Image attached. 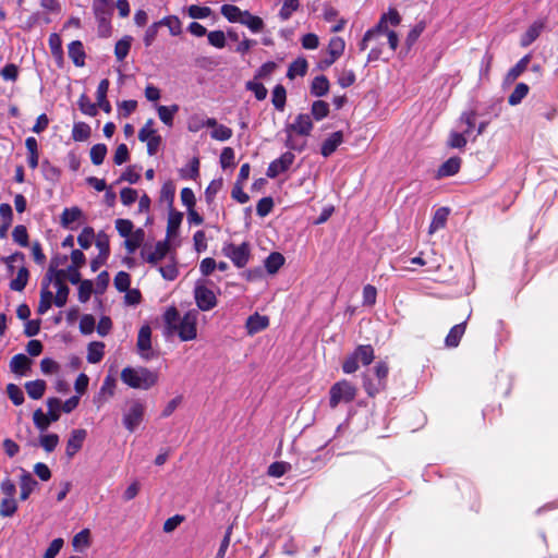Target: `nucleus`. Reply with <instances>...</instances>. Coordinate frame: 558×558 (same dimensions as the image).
<instances>
[{"label":"nucleus","mask_w":558,"mask_h":558,"mask_svg":"<svg viewBox=\"0 0 558 558\" xmlns=\"http://www.w3.org/2000/svg\"><path fill=\"white\" fill-rule=\"evenodd\" d=\"M166 326L169 331L177 332L182 341H190L197 336L198 312L196 310L189 311L183 317H180L175 307H170L163 315Z\"/></svg>","instance_id":"1"},{"label":"nucleus","mask_w":558,"mask_h":558,"mask_svg":"<svg viewBox=\"0 0 558 558\" xmlns=\"http://www.w3.org/2000/svg\"><path fill=\"white\" fill-rule=\"evenodd\" d=\"M159 379L156 371L147 367H124L121 372V380L133 389L148 390L154 387Z\"/></svg>","instance_id":"2"},{"label":"nucleus","mask_w":558,"mask_h":558,"mask_svg":"<svg viewBox=\"0 0 558 558\" xmlns=\"http://www.w3.org/2000/svg\"><path fill=\"white\" fill-rule=\"evenodd\" d=\"M388 372L387 363L378 362L373 369L363 373V387L369 397H375L386 388Z\"/></svg>","instance_id":"3"},{"label":"nucleus","mask_w":558,"mask_h":558,"mask_svg":"<svg viewBox=\"0 0 558 558\" xmlns=\"http://www.w3.org/2000/svg\"><path fill=\"white\" fill-rule=\"evenodd\" d=\"M93 13L97 22L98 35L108 38L112 34L111 16L113 14L112 0H93Z\"/></svg>","instance_id":"4"},{"label":"nucleus","mask_w":558,"mask_h":558,"mask_svg":"<svg viewBox=\"0 0 558 558\" xmlns=\"http://www.w3.org/2000/svg\"><path fill=\"white\" fill-rule=\"evenodd\" d=\"M375 359L374 349L369 344H360L355 348L342 364L345 374H352L359 369V363L369 365Z\"/></svg>","instance_id":"5"},{"label":"nucleus","mask_w":558,"mask_h":558,"mask_svg":"<svg viewBox=\"0 0 558 558\" xmlns=\"http://www.w3.org/2000/svg\"><path fill=\"white\" fill-rule=\"evenodd\" d=\"M356 397V388L348 380L333 384L329 390V405L335 409L339 403H349Z\"/></svg>","instance_id":"6"},{"label":"nucleus","mask_w":558,"mask_h":558,"mask_svg":"<svg viewBox=\"0 0 558 558\" xmlns=\"http://www.w3.org/2000/svg\"><path fill=\"white\" fill-rule=\"evenodd\" d=\"M145 414V404L140 400H131L123 412V425L133 433L143 422Z\"/></svg>","instance_id":"7"},{"label":"nucleus","mask_w":558,"mask_h":558,"mask_svg":"<svg viewBox=\"0 0 558 558\" xmlns=\"http://www.w3.org/2000/svg\"><path fill=\"white\" fill-rule=\"evenodd\" d=\"M225 256L230 258L238 268L244 267L250 258V248L247 243L234 245L232 243L225 244L222 247Z\"/></svg>","instance_id":"8"},{"label":"nucleus","mask_w":558,"mask_h":558,"mask_svg":"<svg viewBox=\"0 0 558 558\" xmlns=\"http://www.w3.org/2000/svg\"><path fill=\"white\" fill-rule=\"evenodd\" d=\"M96 247L99 250L97 257L90 262L93 271H97L102 265L106 264L110 255L109 238L106 233L99 232L96 238Z\"/></svg>","instance_id":"9"},{"label":"nucleus","mask_w":558,"mask_h":558,"mask_svg":"<svg viewBox=\"0 0 558 558\" xmlns=\"http://www.w3.org/2000/svg\"><path fill=\"white\" fill-rule=\"evenodd\" d=\"M194 298L196 305L201 311H210L217 305L216 294L205 286L196 284L194 289Z\"/></svg>","instance_id":"10"},{"label":"nucleus","mask_w":558,"mask_h":558,"mask_svg":"<svg viewBox=\"0 0 558 558\" xmlns=\"http://www.w3.org/2000/svg\"><path fill=\"white\" fill-rule=\"evenodd\" d=\"M313 130L312 118L307 113H300L295 117L292 123H289L284 128V132H292L296 135L307 137L311 135Z\"/></svg>","instance_id":"11"},{"label":"nucleus","mask_w":558,"mask_h":558,"mask_svg":"<svg viewBox=\"0 0 558 558\" xmlns=\"http://www.w3.org/2000/svg\"><path fill=\"white\" fill-rule=\"evenodd\" d=\"M294 159L295 156L291 151L283 153L279 158L269 163L266 171L267 177L274 179L280 173H283L290 168Z\"/></svg>","instance_id":"12"},{"label":"nucleus","mask_w":558,"mask_h":558,"mask_svg":"<svg viewBox=\"0 0 558 558\" xmlns=\"http://www.w3.org/2000/svg\"><path fill=\"white\" fill-rule=\"evenodd\" d=\"M170 251V245L167 241H159L156 243L153 250L142 251L143 258L150 265L157 266L159 262L167 257Z\"/></svg>","instance_id":"13"},{"label":"nucleus","mask_w":558,"mask_h":558,"mask_svg":"<svg viewBox=\"0 0 558 558\" xmlns=\"http://www.w3.org/2000/svg\"><path fill=\"white\" fill-rule=\"evenodd\" d=\"M87 432L83 428L73 429L66 441L65 454L72 459L83 447Z\"/></svg>","instance_id":"14"},{"label":"nucleus","mask_w":558,"mask_h":558,"mask_svg":"<svg viewBox=\"0 0 558 558\" xmlns=\"http://www.w3.org/2000/svg\"><path fill=\"white\" fill-rule=\"evenodd\" d=\"M137 350L144 360L151 357V329L148 325L142 326L137 336Z\"/></svg>","instance_id":"15"},{"label":"nucleus","mask_w":558,"mask_h":558,"mask_svg":"<svg viewBox=\"0 0 558 558\" xmlns=\"http://www.w3.org/2000/svg\"><path fill=\"white\" fill-rule=\"evenodd\" d=\"M65 279V270H61L59 272V277L52 278V282L54 288L57 289V293L54 298V304L58 307H62L66 304L68 296L70 293L69 287L64 283Z\"/></svg>","instance_id":"16"},{"label":"nucleus","mask_w":558,"mask_h":558,"mask_svg":"<svg viewBox=\"0 0 558 558\" xmlns=\"http://www.w3.org/2000/svg\"><path fill=\"white\" fill-rule=\"evenodd\" d=\"M51 282H47V280L43 279L41 281V290H40V300L38 304L37 312L40 315L46 314L51 307L52 303H54L53 293L49 290V286Z\"/></svg>","instance_id":"17"},{"label":"nucleus","mask_w":558,"mask_h":558,"mask_svg":"<svg viewBox=\"0 0 558 558\" xmlns=\"http://www.w3.org/2000/svg\"><path fill=\"white\" fill-rule=\"evenodd\" d=\"M37 485H38V483L32 476V474L25 470H22V473L20 475V488H21L20 498H21V500L28 499L29 495L37 487Z\"/></svg>","instance_id":"18"},{"label":"nucleus","mask_w":558,"mask_h":558,"mask_svg":"<svg viewBox=\"0 0 558 558\" xmlns=\"http://www.w3.org/2000/svg\"><path fill=\"white\" fill-rule=\"evenodd\" d=\"M343 142V134L341 131L333 132L328 138H326L320 147V154L324 157L331 156L336 149L341 145Z\"/></svg>","instance_id":"19"},{"label":"nucleus","mask_w":558,"mask_h":558,"mask_svg":"<svg viewBox=\"0 0 558 558\" xmlns=\"http://www.w3.org/2000/svg\"><path fill=\"white\" fill-rule=\"evenodd\" d=\"M544 27H545V22L543 20L535 21L526 29V32L521 36V40H520L521 46L529 47L541 35Z\"/></svg>","instance_id":"20"},{"label":"nucleus","mask_w":558,"mask_h":558,"mask_svg":"<svg viewBox=\"0 0 558 558\" xmlns=\"http://www.w3.org/2000/svg\"><path fill=\"white\" fill-rule=\"evenodd\" d=\"M268 325L269 319L267 316H263L259 315L258 313H255L247 318L245 327L248 335H255L267 328Z\"/></svg>","instance_id":"21"},{"label":"nucleus","mask_w":558,"mask_h":558,"mask_svg":"<svg viewBox=\"0 0 558 558\" xmlns=\"http://www.w3.org/2000/svg\"><path fill=\"white\" fill-rule=\"evenodd\" d=\"M31 365L32 360L23 353L14 355L10 362L11 371L22 376L26 375V373L31 369Z\"/></svg>","instance_id":"22"},{"label":"nucleus","mask_w":558,"mask_h":558,"mask_svg":"<svg viewBox=\"0 0 558 558\" xmlns=\"http://www.w3.org/2000/svg\"><path fill=\"white\" fill-rule=\"evenodd\" d=\"M68 53L76 66H83L85 64L86 53L82 41H72L68 47Z\"/></svg>","instance_id":"23"},{"label":"nucleus","mask_w":558,"mask_h":558,"mask_svg":"<svg viewBox=\"0 0 558 558\" xmlns=\"http://www.w3.org/2000/svg\"><path fill=\"white\" fill-rule=\"evenodd\" d=\"M109 89V81L107 78H104L99 82L97 92H96V98H97V107L102 109L106 113H109L111 111V105L107 100V93Z\"/></svg>","instance_id":"24"},{"label":"nucleus","mask_w":558,"mask_h":558,"mask_svg":"<svg viewBox=\"0 0 558 558\" xmlns=\"http://www.w3.org/2000/svg\"><path fill=\"white\" fill-rule=\"evenodd\" d=\"M466 322L454 325L445 339V343L448 348H456L459 345L462 336L465 332Z\"/></svg>","instance_id":"25"},{"label":"nucleus","mask_w":558,"mask_h":558,"mask_svg":"<svg viewBox=\"0 0 558 558\" xmlns=\"http://www.w3.org/2000/svg\"><path fill=\"white\" fill-rule=\"evenodd\" d=\"M401 22V17H400V14L398 13L397 10L395 9H390L388 13L384 14L378 24L375 26L376 31H378V33H381V32H387L388 29V24L392 25V26H397L399 25Z\"/></svg>","instance_id":"26"},{"label":"nucleus","mask_w":558,"mask_h":558,"mask_svg":"<svg viewBox=\"0 0 558 558\" xmlns=\"http://www.w3.org/2000/svg\"><path fill=\"white\" fill-rule=\"evenodd\" d=\"M83 216L82 210L78 207L65 208L60 217V223L65 229L73 230L72 223L77 221Z\"/></svg>","instance_id":"27"},{"label":"nucleus","mask_w":558,"mask_h":558,"mask_svg":"<svg viewBox=\"0 0 558 558\" xmlns=\"http://www.w3.org/2000/svg\"><path fill=\"white\" fill-rule=\"evenodd\" d=\"M29 279V271L25 265H21L17 270L16 277L11 280L10 289L13 291L21 292L27 286Z\"/></svg>","instance_id":"28"},{"label":"nucleus","mask_w":558,"mask_h":558,"mask_svg":"<svg viewBox=\"0 0 558 558\" xmlns=\"http://www.w3.org/2000/svg\"><path fill=\"white\" fill-rule=\"evenodd\" d=\"M461 167V159L459 157H451L446 160L438 169V177H451L459 172Z\"/></svg>","instance_id":"29"},{"label":"nucleus","mask_w":558,"mask_h":558,"mask_svg":"<svg viewBox=\"0 0 558 558\" xmlns=\"http://www.w3.org/2000/svg\"><path fill=\"white\" fill-rule=\"evenodd\" d=\"M66 255H56L54 257H52L44 279L47 280V282H52V278L59 277V272L62 270L59 269V266L66 263Z\"/></svg>","instance_id":"30"},{"label":"nucleus","mask_w":558,"mask_h":558,"mask_svg":"<svg viewBox=\"0 0 558 558\" xmlns=\"http://www.w3.org/2000/svg\"><path fill=\"white\" fill-rule=\"evenodd\" d=\"M25 390L29 398L34 400H38L43 398L46 391V383L43 379H36L32 381H27L25 384Z\"/></svg>","instance_id":"31"},{"label":"nucleus","mask_w":558,"mask_h":558,"mask_svg":"<svg viewBox=\"0 0 558 558\" xmlns=\"http://www.w3.org/2000/svg\"><path fill=\"white\" fill-rule=\"evenodd\" d=\"M105 354V343L100 341H94L88 344L87 349V361L92 364L99 363Z\"/></svg>","instance_id":"32"},{"label":"nucleus","mask_w":558,"mask_h":558,"mask_svg":"<svg viewBox=\"0 0 558 558\" xmlns=\"http://www.w3.org/2000/svg\"><path fill=\"white\" fill-rule=\"evenodd\" d=\"M145 233L143 229H137L128 238H125L124 246L129 254H133L143 243Z\"/></svg>","instance_id":"33"},{"label":"nucleus","mask_w":558,"mask_h":558,"mask_svg":"<svg viewBox=\"0 0 558 558\" xmlns=\"http://www.w3.org/2000/svg\"><path fill=\"white\" fill-rule=\"evenodd\" d=\"M133 38L132 36L125 35L114 46V56L118 61H123L131 49Z\"/></svg>","instance_id":"34"},{"label":"nucleus","mask_w":558,"mask_h":558,"mask_svg":"<svg viewBox=\"0 0 558 558\" xmlns=\"http://www.w3.org/2000/svg\"><path fill=\"white\" fill-rule=\"evenodd\" d=\"M329 90V81L325 75L316 76L311 84V94L316 97L325 96Z\"/></svg>","instance_id":"35"},{"label":"nucleus","mask_w":558,"mask_h":558,"mask_svg":"<svg viewBox=\"0 0 558 558\" xmlns=\"http://www.w3.org/2000/svg\"><path fill=\"white\" fill-rule=\"evenodd\" d=\"M345 43L341 37H332L328 44V53L330 56V62H336V60L343 53Z\"/></svg>","instance_id":"36"},{"label":"nucleus","mask_w":558,"mask_h":558,"mask_svg":"<svg viewBox=\"0 0 558 558\" xmlns=\"http://www.w3.org/2000/svg\"><path fill=\"white\" fill-rule=\"evenodd\" d=\"M1 260L5 264L9 275L12 276L15 267L20 268L21 265H25V255L21 252H15L10 256L2 257Z\"/></svg>","instance_id":"37"},{"label":"nucleus","mask_w":558,"mask_h":558,"mask_svg":"<svg viewBox=\"0 0 558 558\" xmlns=\"http://www.w3.org/2000/svg\"><path fill=\"white\" fill-rule=\"evenodd\" d=\"M307 61L304 58L295 59L288 69L287 76L293 80L295 76H304L307 72Z\"/></svg>","instance_id":"38"},{"label":"nucleus","mask_w":558,"mask_h":558,"mask_svg":"<svg viewBox=\"0 0 558 558\" xmlns=\"http://www.w3.org/2000/svg\"><path fill=\"white\" fill-rule=\"evenodd\" d=\"M449 215V210L446 207H440L436 210L433 220L429 226V233H434L435 231L445 227L447 218Z\"/></svg>","instance_id":"39"},{"label":"nucleus","mask_w":558,"mask_h":558,"mask_svg":"<svg viewBox=\"0 0 558 558\" xmlns=\"http://www.w3.org/2000/svg\"><path fill=\"white\" fill-rule=\"evenodd\" d=\"M159 119L167 125L172 126L173 117L179 111L178 105L168 106H158L157 107Z\"/></svg>","instance_id":"40"},{"label":"nucleus","mask_w":558,"mask_h":558,"mask_svg":"<svg viewBox=\"0 0 558 558\" xmlns=\"http://www.w3.org/2000/svg\"><path fill=\"white\" fill-rule=\"evenodd\" d=\"M530 61L531 54H526L520 59L518 63L508 71L507 80L510 82L517 80L527 69Z\"/></svg>","instance_id":"41"},{"label":"nucleus","mask_w":558,"mask_h":558,"mask_svg":"<svg viewBox=\"0 0 558 558\" xmlns=\"http://www.w3.org/2000/svg\"><path fill=\"white\" fill-rule=\"evenodd\" d=\"M284 264V257L278 252L271 253L265 259V267L269 274H276L280 267Z\"/></svg>","instance_id":"42"},{"label":"nucleus","mask_w":558,"mask_h":558,"mask_svg":"<svg viewBox=\"0 0 558 558\" xmlns=\"http://www.w3.org/2000/svg\"><path fill=\"white\" fill-rule=\"evenodd\" d=\"M221 13L222 15L229 21V22H241L242 17L244 15V11H242L240 8L233 4H225L221 7Z\"/></svg>","instance_id":"43"},{"label":"nucleus","mask_w":558,"mask_h":558,"mask_svg":"<svg viewBox=\"0 0 558 558\" xmlns=\"http://www.w3.org/2000/svg\"><path fill=\"white\" fill-rule=\"evenodd\" d=\"M241 24L247 26L253 33H258L264 27V22L260 17L252 15L250 12L244 11Z\"/></svg>","instance_id":"44"},{"label":"nucleus","mask_w":558,"mask_h":558,"mask_svg":"<svg viewBox=\"0 0 558 558\" xmlns=\"http://www.w3.org/2000/svg\"><path fill=\"white\" fill-rule=\"evenodd\" d=\"M529 93V86L525 83H519L514 87L513 92L508 97V102L511 106L519 105Z\"/></svg>","instance_id":"45"},{"label":"nucleus","mask_w":558,"mask_h":558,"mask_svg":"<svg viewBox=\"0 0 558 558\" xmlns=\"http://www.w3.org/2000/svg\"><path fill=\"white\" fill-rule=\"evenodd\" d=\"M287 134V138H286V142H284V145L287 148L291 149V150H295V151H303L306 147V141L305 140H300L299 136L300 135H296L292 132H286Z\"/></svg>","instance_id":"46"},{"label":"nucleus","mask_w":558,"mask_h":558,"mask_svg":"<svg viewBox=\"0 0 558 558\" xmlns=\"http://www.w3.org/2000/svg\"><path fill=\"white\" fill-rule=\"evenodd\" d=\"M300 8V0H284L279 11L281 21H288Z\"/></svg>","instance_id":"47"},{"label":"nucleus","mask_w":558,"mask_h":558,"mask_svg":"<svg viewBox=\"0 0 558 558\" xmlns=\"http://www.w3.org/2000/svg\"><path fill=\"white\" fill-rule=\"evenodd\" d=\"M90 135V128L84 122H77L72 129V138L76 142L86 141Z\"/></svg>","instance_id":"48"},{"label":"nucleus","mask_w":558,"mask_h":558,"mask_svg":"<svg viewBox=\"0 0 558 558\" xmlns=\"http://www.w3.org/2000/svg\"><path fill=\"white\" fill-rule=\"evenodd\" d=\"M286 97V88L282 85H276L272 90L271 101L277 110L282 111L284 109Z\"/></svg>","instance_id":"49"},{"label":"nucleus","mask_w":558,"mask_h":558,"mask_svg":"<svg viewBox=\"0 0 558 558\" xmlns=\"http://www.w3.org/2000/svg\"><path fill=\"white\" fill-rule=\"evenodd\" d=\"M329 113V105L323 100H316L313 102L311 108V114L315 120L320 121L326 118Z\"/></svg>","instance_id":"50"},{"label":"nucleus","mask_w":558,"mask_h":558,"mask_svg":"<svg viewBox=\"0 0 558 558\" xmlns=\"http://www.w3.org/2000/svg\"><path fill=\"white\" fill-rule=\"evenodd\" d=\"M158 270L162 278L169 281L174 280L179 275L177 263L173 257H171L167 265L160 266Z\"/></svg>","instance_id":"51"},{"label":"nucleus","mask_w":558,"mask_h":558,"mask_svg":"<svg viewBox=\"0 0 558 558\" xmlns=\"http://www.w3.org/2000/svg\"><path fill=\"white\" fill-rule=\"evenodd\" d=\"M17 510L15 498L5 497L0 502V515L3 518L12 517Z\"/></svg>","instance_id":"52"},{"label":"nucleus","mask_w":558,"mask_h":558,"mask_svg":"<svg viewBox=\"0 0 558 558\" xmlns=\"http://www.w3.org/2000/svg\"><path fill=\"white\" fill-rule=\"evenodd\" d=\"M72 545L75 550L82 551L86 547L89 546V530L84 529L81 532H78L72 541Z\"/></svg>","instance_id":"53"},{"label":"nucleus","mask_w":558,"mask_h":558,"mask_svg":"<svg viewBox=\"0 0 558 558\" xmlns=\"http://www.w3.org/2000/svg\"><path fill=\"white\" fill-rule=\"evenodd\" d=\"M95 240V231L92 227H85L77 236V242L83 250L90 247Z\"/></svg>","instance_id":"54"},{"label":"nucleus","mask_w":558,"mask_h":558,"mask_svg":"<svg viewBox=\"0 0 558 558\" xmlns=\"http://www.w3.org/2000/svg\"><path fill=\"white\" fill-rule=\"evenodd\" d=\"M89 155L92 162L99 166L104 162L107 155V146L105 144H96L90 148Z\"/></svg>","instance_id":"55"},{"label":"nucleus","mask_w":558,"mask_h":558,"mask_svg":"<svg viewBox=\"0 0 558 558\" xmlns=\"http://www.w3.org/2000/svg\"><path fill=\"white\" fill-rule=\"evenodd\" d=\"M291 470V464L284 461L274 462L268 468V475L272 477H281Z\"/></svg>","instance_id":"56"},{"label":"nucleus","mask_w":558,"mask_h":558,"mask_svg":"<svg viewBox=\"0 0 558 558\" xmlns=\"http://www.w3.org/2000/svg\"><path fill=\"white\" fill-rule=\"evenodd\" d=\"M80 110L89 117H95L97 114V105L92 102L89 98L83 94L78 99Z\"/></svg>","instance_id":"57"},{"label":"nucleus","mask_w":558,"mask_h":558,"mask_svg":"<svg viewBox=\"0 0 558 558\" xmlns=\"http://www.w3.org/2000/svg\"><path fill=\"white\" fill-rule=\"evenodd\" d=\"M476 112L474 110L464 111L460 116L459 122L465 124L464 134L469 135L475 126Z\"/></svg>","instance_id":"58"},{"label":"nucleus","mask_w":558,"mask_h":558,"mask_svg":"<svg viewBox=\"0 0 558 558\" xmlns=\"http://www.w3.org/2000/svg\"><path fill=\"white\" fill-rule=\"evenodd\" d=\"M33 421L35 426L41 432L46 430L49 427V425L53 422L49 418L47 414L43 412L41 409H37L34 412Z\"/></svg>","instance_id":"59"},{"label":"nucleus","mask_w":558,"mask_h":558,"mask_svg":"<svg viewBox=\"0 0 558 558\" xmlns=\"http://www.w3.org/2000/svg\"><path fill=\"white\" fill-rule=\"evenodd\" d=\"M7 393L14 405H21L24 402V392L17 385L9 384Z\"/></svg>","instance_id":"60"},{"label":"nucleus","mask_w":558,"mask_h":558,"mask_svg":"<svg viewBox=\"0 0 558 558\" xmlns=\"http://www.w3.org/2000/svg\"><path fill=\"white\" fill-rule=\"evenodd\" d=\"M12 238L15 243L19 245L26 247L28 246V233L27 229L23 225H19L14 228L12 232Z\"/></svg>","instance_id":"61"},{"label":"nucleus","mask_w":558,"mask_h":558,"mask_svg":"<svg viewBox=\"0 0 558 558\" xmlns=\"http://www.w3.org/2000/svg\"><path fill=\"white\" fill-rule=\"evenodd\" d=\"M160 23L161 26H167L169 28L171 35L178 36L181 34V22L177 16H166L160 20Z\"/></svg>","instance_id":"62"},{"label":"nucleus","mask_w":558,"mask_h":558,"mask_svg":"<svg viewBox=\"0 0 558 558\" xmlns=\"http://www.w3.org/2000/svg\"><path fill=\"white\" fill-rule=\"evenodd\" d=\"M39 442L45 451L51 452L59 444V436L57 434H46L40 436Z\"/></svg>","instance_id":"63"},{"label":"nucleus","mask_w":558,"mask_h":558,"mask_svg":"<svg viewBox=\"0 0 558 558\" xmlns=\"http://www.w3.org/2000/svg\"><path fill=\"white\" fill-rule=\"evenodd\" d=\"M233 132L230 128L223 125V124H218L210 133V136L211 138L216 140V141H221V142H225V141H228L229 138H231Z\"/></svg>","instance_id":"64"}]
</instances>
